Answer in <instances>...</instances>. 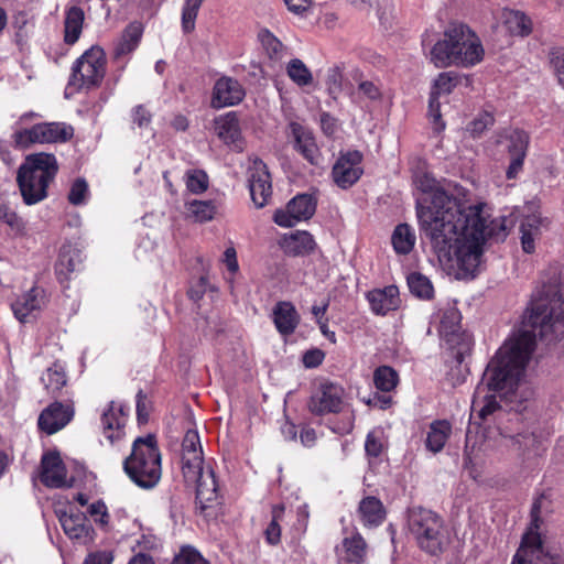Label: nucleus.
Masks as SVG:
<instances>
[{
    "label": "nucleus",
    "instance_id": "obj_19",
    "mask_svg": "<svg viewBox=\"0 0 564 564\" xmlns=\"http://www.w3.org/2000/svg\"><path fill=\"white\" fill-rule=\"evenodd\" d=\"M506 140L510 154V164L506 174L509 180H512L517 177L522 170L529 145V135L522 130L514 129L507 134Z\"/></svg>",
    "mask_w": 564,
    "mask_h": 564
},
{
    "label": "nucleus",
    "instance_id": "obj_40",
    "mask_svg": "<svg viewBox=\"0 0 564 564\" xmlns=\"http://www.w3.org/2000/svg\"><path fill=\"white\" fill-rule=\"evenodd\" d=\"M373 382L378 390L383 392L392 391L398 382V372L389 366H380L373 372Z\"/></svg>",
    "mask_w": 564,
    "mask_h": 564
},
{
    "label": "nucleus",
    "instance_id": "obj_4",
    "mask_svg": "<svg viewBox=\"0 0 564 564\" xmlns=\"http://www.w3.org/2000/svg\"><path fill=\"white\" fill-rule=\"evenodd\" d=\"M58 171L56 158L51 153H35L19 167L17 182L25 205H35L47 197L50 183Z\"/></svg>",
    "mask_w": 564,
    "mask_h": 564
},
{
    "label": "nucleus",
    "instance_id": "obj_39",
    "mask_svg": "<svg viewBox=\"0 0 564 564\" xmlns=\"http://www.w3.org/2000/svg\"><path fill=\"white\" fill-rule=\"evenodd\" d=\"M408 285L411 293L422 300L433 297L434 289L431 281L419 272H413L408 276Z\"/></svg>",
    "mask_w": 564,
    "mask_h": 564
},
{
    "label": "nucleus",
    "instance_id": "obj_7",
    "mask_svg": "<svg viewBox=\"0 0 564 564\" xmlns=\"http://www.w3.org/2000/svg\"><path fill=\"white\" fill-rule=\"evenodd\" d=\"M542 305L539 310V322L535 326H529V329L535 334V338H547L553 335L554 338L563 335L564 333V290L555 291L553 288H547L538 297L531 301L530 307L527 310L522 322L529 319L533 314V310L538 305Z\"/></svg>",
    "mask_w": 564,
    "mask_h": 564
},
{
    "label": "nucleus",
    "instance_id": "obj_47",
    "mask_svg": "<svg viewBox=\"0 0 564 564\" xmlns=\"http://www.w3.org/2000/svg\"><path fill=\"white\" fill-rule=\"evenodd\" d=\"M187 189L193 194H202L208 188V176L203 170H189L185 174Z\"/></svg>",
    "mask_w": 564,
    "mask_h": 564
},
{
    "label": "nucleus",
    "instance_id": "obj_53",
    "mask_svg": "<svg viewBox=\"0 0 564 564\" xmlns=\"http://www.w3.org/2000/svg\"><path fill=\"white\" fill-rule=\"evenodd\" d=\"M131 118L133 124L140 129H145L152 121V113L143 105H138L131 110Z\"/></svg>",
    "mask_w": 564,
    "mask_h": 564
},
{
    "label": "nucleus",
    "instance_id": "obj_14",
    "mask_svg": "<svg viewBox=\"0 0 564 564\" xmlns=\"http://www.w3.org/2000/svg\"><path fill=\"white\" fill-rule=\"evenodd\" d=\"M194 477L183 474L184 479L188 484L196 485V501L202 510L209 508L218 500V484L212 467L198 466L194 469Z\"/></svg>",
    "mask_w": 564,
    "mask_h": 564
},
{
    "label": "nucleus",
    "instance_id": "obj_28",
    "mask_svg": "<svg viewBox=\"0 0 564 564\" xmlns=\"http://www.w3.org/2000/svg\"><path fill=\"white\" fill-rule=\"evenodd\" d=\"M361 523L367 528L379 527L386 518L382 502L373 496L361 499L357 510Z\"/></svg>",
    "mask_w": 564,
    "mask_h": 564
},
{
    "label": "nucleus",
    "instance_id": "obj_26",
    "mask_svg": "<svg viewBox=\"0 0 564 564\" xmlns=\"http://www.w3.org/2000/svg\"><path fill=\"white\" fill-rule=\"evenodd\" d=\"M458 82L459 76L454 72L441 73L435 78L429 100V112L435 122L441 118L438 97L451 94Z\"/></svg>",
    "mask_w": 564,
    "mask_h": 564
},
{
    "label": "nucleus",
    "instance_id": "obj_33",
    "mask_svg": "<svg viewBox=\"0 0 564 564\" xmlns=\"http://www.w3.org/2000/svg\"><path fill=\"white\" fill-rule=\"evenodd\" d=\"M82 264V254L74 248H62L55 271L61 281L67 280L69 274L79 270Z\"/></svg>",
    "mask_w": 564,
    "mask_h": 564
},
{
    "label": "nucleus",
    "instance_id": "obj_52",
    "mask_svg": "<svg viewBox=\"0 0 564 564\" xmlns=\"http://www.w3.org/2000/svg\"><path fill=\"white\" fill-rule=\"evenodd\" d=\"M0 221L6 223L13 230L20 231L24 228L23 220L18 214L11 210L6 204L0 203Z\"/></svg>",
    "mask_w": 564,
    "mask_h": 564
},
{
    "label": "nucleus",
    "instance_id": "obj_6",
    "mask_svg": "<svg viewBox=\"0 0 564 564\" xmlns=\"http://www.w3.org/2000/svg\"><path fill=\"white\" fill-rule=\"evenodd\" d=\"M408 530L417 546L430 555H438L447 544L443 520L431 510L411 508L408 511Z\"/></svg>",
    "mask_w": 564,
    "mask_h": 564
},
{
    "label": "nucleus",
    "instance_id": "obj_12",
    "mask_svg": "<svg viewBox=\"0 0 564 564\" xmlns=\"http://www.w3.org/2000/svg\"><path fill=\"white\" fill-rule=\"evenodd\" d=\"M317 199L311 194H299L293 197L284 209L274 213L273 220L284 228L295 226L299 221L310 219L316 210Z\"/></svg>",
    "mask_w": 564,
    "mask_h": 564
},
{
    "label": "nucleus",
    "instance_id": "obj_11",
    "mask_svg": "<svg viewBox=\"0 0 564 564\" xmlns=\"http://www.w3.org/2000/svg\"><path fill=\"white\" fill-rule=\"evenodd\" d=\"M344 389L332 382L321 383L312 393L308 410L314 415L339 413L345 408Z\"/></svg>",
    "mask_w": 564,
    "mask_h": 564
},
{
    "label": "nucleus",
    "instance_id": "obj_45",
    "mask_svg": "<svg viewBox=\"0 0 564 564\" xmlns=\"http://www.w3.org/2000/svg\"><path fill=\"white\" fill-rule=\"evenodd\" d=\"M205 0H185L182 9V30L191 33L195 29V21L200 6Z\"/></svg>",
    "mask_w": 564,
    "mask_h": 564
},
{
    "label": "nucleus",
    "instance_id": "obj_23",
    "mask_svg": "<svg viewBox=\"0 0 564 564\" xmlns=\"http://www.w3.org/2000/svg\"><path fill=\"white\" fill-rule=\"evenodd\" d=\"M367 547L362 535L355 531L351 536L343 539L340 545L336 546L335 552L340 563L362 564L367 556Z\"/></svg>",
    "mask_w": 564,
    "mask_h": 564
},
{
    "label": "nucleus",
    "instance_id": "obj_21",
    "mask_svg": "<svg viewBox=\"0 0 564 564\" xmlns=\"http://www.w3.org/2000/svg\"><path fill=\"white\" fill-rule=\"evenodd\" d=\"M204 465L203 449L196 431L186 432L182 443V471L194 477V469Z\"/></svg>",
    "mask_w": 564,
    "mask_h": 564
},
{
    "label": "nucleus",
    "instance_id": "obj_31",
    "mask_svg": "<svg viewBox=\"0 0 564 564\" xmlns=\"http://www.w3.org/2000/svg\"><path fill=\"white\" fill-rule=\"evenodd\" d=\"M316 242L308 231L297 230L284 239V249L292 256H304L313 252Z\"/></svg>",
    "mask_w": 564,
    "mask_h": 564
},
{
    "label": "nucleus",
    "instance_id": "obj_17",
    "mask_svg": "<svg viewBox=\"0 0 564 564\" xmlns=\"http://www.w3.org/2000/svg\"><path fill=\"white\" fill-rule=\"evenodd\" d=\"M289 127L294 140V149L312 165H319L322 153L312 131L299 122H291Z\"/></svg>",
    "mask_w": 564,
    "mask_h": 564
},
{
    "label": "nucleus",
    "instance_id": "obj_16",
    "mask_svg": "<svg viewBox=\"0 0 564 564\" xmlns=\"http://www.w3.org/2000/svg\"><path fill=\"white\" fill-rule=\"evenodd\" d=\"M245 97L241 84L228 76L220 77L214 86L212 106L216 109L239 104Z\"/></svg>",
    "mask_w": 564,
    "mask_h": 564
},
{
    "label": "nucleus",
    "instance_id": "obj_29",
    "mask_svg": "<svg viewBox=\"0 0 564 564\" xmlns=\"http://www.w3.org/2000/svg\"><path fill=\"white\" fill-rule=\"evenodd\" d=\"M42 305L43 291L39 288H32L12 303V311L20 322L25 323L28 316L33 312L41 310Z\"/></svg>",
    "mask_w": 564,
    "mask_h": 564
},
{
    "label": "nucleus",
    "instance_id": "obj_3",
    "mask_svg": "<svg viewBox=\"0 0 564 564\" xmlns=\"http://www.w3.org/2000/svg\"><path fill=\"white\" fill-rule=\"evenodd\" d=\"M431 62L436 67H473L480 63L485 50L479 36L466 23L452 21L444 30L443 39L431 50Z\"/></svg>",
    "mask_w": 564,
    "mask_h": 564
},
{
    "label": "nucleus",
    "instance_id": "obj_54",
    "mask_svg": "<svg viewBox=\"0 0 564 564\" xmlns=\"http://www.w3.org/2000/svg\"><path fill=\"white\" fill-rule=\"evenodd\" d=\"M365 451L367 455L378 457L382 452V442L378 433L369 432L366 437Z\"/></svg>",
    "mask_w": 564,
    "mask_h": 564
},
{
    "label": "nucleus",
    "instance_id": "obj_35",
    "mask_svg": "<svg viewBox=\"0 0 564 564\" xmlns=\"http://www.w3.org/2000/svg\"><path fill=\"white\" fill-rule=\"evenodd\" d=\"M502 24L511 35L527 36L532 31V22L529 17L520 11L508 10L503 12Z\"/></svg>",
    "mask_w": 564,
    "mask_h": 564
},
{
    "label": "nucleus",
    "instance_id": "obj_18",
    "mask_svg": "<svg viewBox=\"0 0 564 564\" xmlns=\"http://www.w3.org/2000/svg\"><path fill=\"white\" fill-rule=\"evenodd\" d=\"M74 410L68 404L54 402L44 409L39 416V427L48 435L66 426L73 419Z\"/></svg>",
    "mask_w": 564,
    "mask_h": 564
},
{
    "label": "nucleus",
    "instance_id": "obj_43",
    "mask_svg": "<svg viewBox=\"0 0 564 564\" xmlns=\"http://www.w3.org/2000/svg\"><path fill=\"white\" fill-rule=\"evenodd\" d=\"M41 380L45 386V389L51 393L61 390L67 381L64 369L57 364L47 368L42 375Z\"/></svg>",
    "mask_w": 564,
    "mask_h": 564
},
{
    "label": "nucleus",
    "instance_id": "obj_20",
    "mask_svg": "<svg viewBox=\"0 0 564 564\" xmlns=\"http://www.w3.org/2000/svg\"><path fill=\"white\" fill-rule=\"evenodd\" d=\"M58 520L65 534L72 540H79L84 543L93 540L94 529L83 512L67 513L58 512Z\"/></svg>",
    "mask_w": 564,
    "mask_h": 564
},
{
    "label": "nucleus",
    "instance_id": "obj_64",
    "mask_svg": "<svg viewBox=\"0 0 564 564\" xmlns=\"http://www.w3.org/2000/svg\"><path fill=\"white\" fill-rule=\"evenodd\" d=\"M224 262L227 265V269L231 273H236L239 269V264L237 261V252L234 247H229L224 252Z\"/></svg>",
    "mask_w": 564,
    "mask_h": 564
},
{
    "label": "nucleus",
    "instance_id": "obj_63",
    "mask_svg": "<svg viewBox=\"0 0 564 564\" xmlns=\"http://www.w3.org/2000/svg\"><path fill=\"white\" fill-rule=\"evenodd\" d=\"M512 446L519 451L524 452L534 443V438L531 434H518L511 437Z\"/></svg>",
    "mask_w": 564,
    "mask_h": 564
},
{
    "label": "nucleus",
    "instance_id": "obj_25",
    "mask_svg": "<svg viewBox=\"0 0 564 564\" xmlns=\"http://www.w3.org/2000/svg\"><path fill=\"white\" fill-rule=\"evenodd\" d=\"M371 311L376 315H386L400 305L399 289L395 285H388L383 289H375L366 295Z\"/></svg>",
    "mask_w": 564,
    "mask_h": 564
},
{
    "label": "nucleus",
    "instance_id": "obj_57",
    "mask_svg": "<svg viewBox=\"0 0 564 564\" xmlns=\"http://www.w3.org/2000/svg\"><path fill=\"white\" fill-rule=\"evenodd\" d=\"M358 90L369 100H379L382 96L381 89L372 82L364 80L358 85Z\"/></svg>",
    "mask_w": 564,
    "mask_h": 564
},
{
    "label": "nucleus",
    "instance_id": "obj_34",
    "mask_svg": "<svg viewBox=\"0 0 564 564\" xmlns=\"http://www.w3.org/2000/svg\"><path fill=\"white\" fill-rule=\"evenodd\" d=\"M142 25L138 22L130 23L123 31L115 46V57L119 58L134 51L142 36Z\"/></svg>",
    "mask_w": 564,
    "mask_h": 564
},
{
    "label": "nucleus",
    "instance_id": "obj_49",
    "mask_svg": "<svg viewBox=\"0 0 564 564\" xmlns=\"http://www.w3.org/2000/svg\"><path fill=\"white\" fill-rule=\"evenodd\" d=\"M326 88L333 99H337L343 90V72L339 66L328 69L326 76Z\"/></svg>",
    "mask_w": 564,
    "mask_h": 564
},
{
    "label": "nucleus",
    "instance_id": "obj_32",
    "mask_svg": "<svg viewBox=\"0 0 564 564\" xmlns=\"http://www.w3.org/2000/svg\"><path fill=\"white\" fill-rule=\"evenodd\" d=\"M217 135L227 144H236L240 139L239 121L235 112H228L215 120Z\"/></svg>",
    "mask_w": 564,
    "mask_h": 564
},
{
    "label": "nucleus",
    "instance_id": "obj_36",
    "mask_svg": "<svg viewBox=\"0 0 564 564\" xmlns=\"http://www.w3.org/2000/svg\"><path fill=\"white\" fill-rule=\"evenodd\" d=\"M452 432L448 421L442 420L433 422L426 437V447L433 453H438L445 446Z\"/></svg>",
    "mask_w": 564,
    "mask_h": 564
},
{
    "label": "nucleus",
    "instance_id": "obj_50",
    "mask_svg": "<svg viewBox=\"0 0 564 564\" xmlns=\"http://www.w3.org/2000/svg\"><path fill=\"white\" fill-rule=\"evenodd\" d=\"M171 564H209L202 554L192 546H183Z\"/></svg>",
    "mask_w": 564,
    "mask_h": 564
},
{
    "label": "nucleus",
    "instance_id": "obj_27",
    "mask_svg": "<svg viewBox=\"0 0 564 564\" xmlns=\"http://www.w3.org/2000/svg\"><path fill=\"white\" fill-rule=\"evenodd\" d=\"M273 323L281 335L289 336L300 324V315L295 306L288 301L278 302L272 311Z\"/></svg>",
    "mask_w": 564,
    "mask_h": 564
},
{
    "label": "nucleus",
    "instance_id": "obj_37",
    "mask_svg": "<svg viewBox=\"0 0 564 564\" xmlns=\"http://www.w3.org/2000/svg\"><path fill=\"white\" fill-rule=\"evenodd\" d=\"M460 328V313L454 307L445 310L440 321L441 335L444 336L448 343L455 344L456 338L459 337Z\"/></svg>",
    "mask_w": 564,
    "mask_h": 564
},
{
    "label": "nucleus",
    "instance_id": "obj_48",
    "mask_svg": "<svg viewBox=\"0 0 564 564\" xmlns=\"http://www.w3.org/2000/svg\"><path fill=\"white\" fill-rule=\"evenodd\" d=\"M521 245L527 253H532L535 249L534 238L539 231L538 221L535 219H528L521 225Z\"/></svg>",
    "mask_w": 564,
    "mask_h": 564
},
{
    "label": "nucleus",
    "instance_id": "obj_58",
    "mask_svg": "<svg viewBox=\"0 0 564 564\" xmlns=\"http://www.w3.org/2000/svg\"><path fill=\"white\" fill-rule=\"evenodd\" d=\"M113 555L110 551H97L89 553L83 564H111Z\"/></svg>",
    "mask_w": 564,
    "mask_h": 564
},
{
    "label": "nucleus",
    "instance_id": "obj_22",
    "mask_svg": "<svg viewBox=\"0 0 564 564\" xmlns=\"http://www.w3.org/2000/svg\"><path fill=\"white\" fill-rule=\"evenodd\" d=\"M41 481L50 488H61L67 485L66 467L57 453H47L41 460Z\"/></svg>",
    "mask_w": 564,
    "mask_h": 564
},
{
    "label": "nucleus",
    "instance_id": "obj_44",
    "mask_svg": "<svg viewBox=\"0 0 564 564\" xmlns=\"http://www.w3.org/2000/svg\"><path fill=\"white\" fill-rule=\"evenodd\" d=\"M259 39L265 53L271 59L279 61L284 56V45L269 30L260 31Z\"/></svg>",
    "mask_w": 564,
    "mask_h": 564
},
{
    "label": "nucleus",
    "instance_id": "obj_15",
    "mask_svg": "<svg viewBox=\"0 0 564 564\" xmlns=\"http://www.w3.org/2000/svg\"><path fill=\"white\" fill-rule=\"evenodd\" d=\"M248 182L252 202L258 208L264 207L272 195V184L268 167L261 160L253 161Z\"/></svg>",
    "mask_w": 564,
    "mask_h": 564
},
{
    "label": "nucleus",
    "instance_id": "obj_2",
    "mask_svg": "<svg viewBox=\"0 0 564 564\" xmlns=\"http://www.w3.org/2000/svg\"><path fill=\"white\" fill-rule=\"evenodd\" d=\"M541 308V304L534 307L529 319L521 323L488 364L471 400L470 417L477 424L494 420L502 410L498 398H508L519 386L535 348V334L529 326L536 325Z\"/></svg>",
    "mask_w": 564,
    "mask_h": 564
},
{
    "label": "nucleus",
    "instance_id": "obj_5",
    "mask_svg": "<svg viewBox=\"0 0 564 564\" xmlns=\"http://www.w3.org/2000/svg\"><path fill=\"white\" fill-rule=\"evenodd\" d=\"M129 478L140 488H154L162 476L161 453L154 435L138 437L123 462Z\"/></svg>",
    "mask_w": 564,
    "mask_h": 564
},
{
    "label": "nucleus",
    "instance_id": "obj_8",
    "mask_svg": "<svg viewBox=\"0 0 564 564\" xmlns=\"http://www.w3.org/2000/svg\"><path fill=\"white\" fill-rule=\"evenodd\" d=\"M105 67L104 51L100 47L93 46L74 63L68 84L78 89L97 87L104 79Z\"/></svg>",
    "mask_w": 564,
    "mask_h": 564
},
{
    "label": "nucleus",
    "instance_id": "obj_56",
    "mask_svg": "<svg viewBox=\"0 0 564 564\" xmlns=\"http://www.w3.org/2000/svg\"><path fill=\"white\" fill-rule=\"evenodd\" d=\"M551 63L558 83L564 88V51L557 50L552 53Z\"/></svg>",
    "mask_w": 564,
    "mask_h": 564
},
{
    "label": "nucleus",
    "instance_id": "obj_59",
    "mask_svg": "<svg viewBox=\"0 0 564 564\" xmlns=\"http://www.w3.org/2000/svg\"><path fill=\"white\" fill-rule=\"evenodd\" d=\"M319 121L323 132L328 137L334 135L339 128L337 119L328 112H323Z\"/></svg>",
    "mask_w": 564,
    "mask_h": 564
},
{
    "label": "nucleus",
    "instance_id": "obj_61",
    "mask_svg": "<svg viewBox=\"0 0 564 564\" xmlns=\"http://www.w3.org/2000/svg\"><path fill=\"white\" fill-rule=\"evenodd\" d=\"M324 360V352L319 349H312L303 355V364L306 368H315Z\"/></svg>",
    "mask_w": 564,
    "mask_h": 564
},
{
    "label": "nucleus",
    "instance_id": "obj_55",
    "mask_svg": "<svg viewBox=\"0 0 564 564\" xmlns=\"http://www.w3.org/2000/svg\"><path fill=\"white\" fill-rule=\"evenodd\" d=\"M88 512L91 517H95V521L100 523L101 525H106L108 523V511L107 507L102 501H96L89 506Z\"/></svg>",
    "mask_w": 564,
    "mask_h": 564
},
{
    "label": "nucleus",
    "instance_id": "obj_42",
    "mask_svg": "<svg viewBox=\"0 0 564 564\" xmlns=\"http://www.w3.org/2000/svg\"><path fill=\"white\" fill-rule=\"evenodd\" d=\"M286 74L300 87L311 85L313 82L311 70L300 58H293L289 62Z\"/></svg>",
    "mask_w": 564,
    "mask_h": 564
},
{
    "label": "nucleus",
    "instance_id": "obj_1",
    "mask_svg": "<svg viewBox=\"0 0 564 564\" xmlns=\"http://www.w3.org/2000/svg\"><path fill=\"white\" fill-rule=\"evenodd\" d=\"M417 185L431 192L429 205L416 204L422 235L441 261H454L463 276L474 278L485 263L488 242L507 238V218H491L485 204L468 205L443 188H434V180L426 175Z\"/></svg>",
    "mask_w": 564,
    "mask_h": 564
},
{
    "label": "nucleus",
    "instance_id": "obj_9",
    "mask_svg": "<svg viewBox=\"0 0 564 564\" xmlns=\"http://www.w3.org/2000/svg\"><path fill=\"white\" fill-rule=\"evenodd\" d=\"M545 501L544 495L534 500L531 508L530 525L523 534L521 545L511 564H539V562L543 561L544 556L539 529L542 522L540 514Z\"/></svg>",
    "mask_w": 564,
    "mask_h": 564
},
{
    "label": "nucleus",
    "instance_id": "obj_46",
    "mask_svg": "<svg viewBox=\"0 0 564 564\" xmlns=\"http://www.w3.org/2000/svg\"><path fill=\"white\" fill-rule=\"evenodd\" d=\"M283 512L284 507L282 505L273 506L272 520L264 531L265 540L271 545H276L280 542L281 527L279 524V521L281 520Z\"/></svg>",
    "mask_w": 564,
    "mask_h": 564
},
{
    "label": "nucleus",
    "instance_id": "obj_24",
    "mask_svg": "<svg viewBox=\"0 0 564 564\" xmlns=\"http://www.w3.org/2000/svg\"><path fill=\"white\" fill-rule=\"evenodd\" d=\"M127 412L123 405L111 402L101 414L102 433L113 443L123 435V429L127 422Z\"/></svg>",
    "mask_w": 564,
    "mask_h": 564
},
{
    "label": "nucleus",
    "instance_id": "obj_60",
    "mask_svg": "<svg viewBox=\"0 0 564 564\" xmlns=\"http://www.w3.org/2000/svg\"><path fill=\"white\" fill-rule=\"evenodd\" d=\"M288 9L297 14L305 15L312 8V0H284Z\"/></svg>",
    "mask_w": 564,
    "mask_h": 564
},
{
    "label": "nucleus",
    "instance_id": "obj_38",
    "mask_svg": "<svg viewBox=\"0 0 564 564\" xmlns=\"http://www.w3.org/2000/svg\"><path fill=\"white\" fill-rule=\"evenodd\" d=\"M391 241L397 253L408 254L415 245V235L408 224H400L395 227Z\"/></svg>",
    "mask_w": 564,
    "mask_h": 564
},
{
    "label": "nucleus",
    "instance_id": "obj_51",
    "mask_svg": "<svg viewBox=\"0 0 564 564\" xmlns=\"http://www.w3.org/2000/svg\"><path fill=\"white\" fill-rule=\"evenodd\" d=\"M88 184L84 178H77L68 193V202L72 205H82L88 196Z\"/></svg>",
    "mask_w": 564,
    "mask_h": 564
},
{
    "label": "nucleus",
    "instance_id": "obj_62",
    "mask_svg": "<svg viewBox=\"0 0 564 564\" xmlns=\"http://www.w3.org/2000/svg\"><path fill=\"white\" fill-rule=\"evenodd\" d=\"M494 123V118L489 113H485L478 119H475L470 124V132L480 134L485 129Z\"/></svg>",
    "mask_w": 564,
    "mask_h": 564
},
{
    "label": "nucleus",
    "instance_id": "obj_13",
    "mask_svg": "<svg viewBox=\"0 0 564 564\" xmlns=\"http://www.w3.org/2000/svg\"><path fill=\"white\" fill-rule=\"evenodd\" d=\"M364 155L358 150L341 152L332 170L334 183L341 189L350 188L364 174Z\"/></svg>",
    "mask_w": 564,
    "mask_h": 564
},
{
    "label": "nucleus",
    "instance_id": "obj_41",
    "mask_svg": "<svg viewBox=\"0 0 564 564\" xmlns=\"http://www.w3.org/2000/svg\"><path fill=\"white\" fill-rule=\"evenodd\" d=\"M189 215L198 223H206L214 218L217 207L212 200L194 199L186 204Z\"/></svg>",
    "mask_w": 564,
    "mask_h": 564
},
{
    "label": "nucleus",
    "instance_id": "obj_30",
    "mask_svg": "<svg viewBox=\"0 0 564 564\" xmlns=\"http://www.w3.org/2000/svg\"><path fill=\"white\" fill-rule=\"evenodd\" d=\"M85 13L82 8L72 6L66 9L64 21V41L68 45L75 44L83 30Z\"/></svg>",
    "mask_w": 564,
    "mask_h": 564
},
{
    "label": "nucleus",
    "instance_id": "obj_10",
    "mask_svg": "<svg viewBox=\"0 0 564 564\" xmlns=\"http://www.w3.org/2000/svg\"><path fill=\"white\" fill-rule=\"evenodd\" d=\"M74 135V129L65 122L36 123L30 129L18 130L12 134L17 148L26 149L33 143H64Z\"/></svg>",
    "mask_w": 564,
    "mask_h": 564
}]
</instances>
